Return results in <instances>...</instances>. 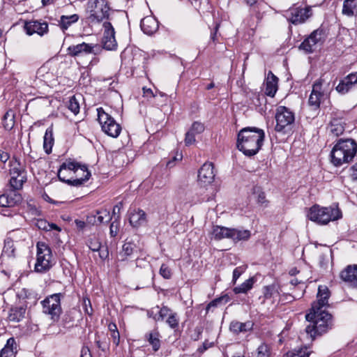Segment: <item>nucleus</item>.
Returning <instances> with one entry per match:
<instances>
[{
    "label": "nucleus",
    "instance_id": "nucleus-1",
    "mask_svg": "<svg viewBox=\"0 0 357 357\" xmlns=\"http://www.w3.org/2000/svg\"><path fill=\"white\" fill-rule=\"evenodd\" d=\"M330 292L326 286H319L317 301L312 304L310 312L305 315L309 324L305 327V333L312 340L317 335L327 332L332 327V315L323 309L328 305Z\"/></svg>",
    "mask_w": 357,
    "mask_h": 357
},
{
    "label": "nucleus",
    "instance_id": "nucleus-2",
    "mask_svg": "<svg viewBox=\"0 0 357 357\" xmlns=\"http://www.w3.org/2000/svg\"><path fill=\"white\" fill-rule=\"evenodd\" d=\"M265 133L255 127L242 128L237 137V148L247 156L256 155L261 149Z\"/></svg>",
    "mask_w": 357,
    "mask_h": 357
},
{
    "label": "nucleus",
    "instance_id": "nucleus-3",
    "mask_svg": "<svg viewBox=\"0 0 357 357\" xmlns=\"http://www.w3.org/2000/svg\"><path fill=\"white\" fill-rule=\"evenodd\" d=\"M57 176L61 181L77 187L89 179L91 173L86 165L67 160L60 166Z\"/></svg>",
    "mask_w": 357,
    "mask_h": 357
},
{
    "label": "nucleus",
    "instance_id": "nucleus-4",
    "mask_svg": "<svg viewBox=\"0 0 357 357\" xmlns=\"http://www.w3.org/2000/svg\"><path fill=\"white\" fill-rule=\"evenodd\" d=\"M357 153V143L352 139H340L331 152V162L341 166L353 160Z\"/></svg>",
    "mask_w": 357,
    "mask_h": 357
},
{
    "label": "nucleus",
    "instance_id": "nucleus-5",
    "mask_svg": "<svg viewBox=\"0 0 357 357\" xmlns=\"http://www.w3.org/2000/svg\"><path fill=\"white\" fill-rule=\"evenodd\" d=\"M308 219L320 225H326L331 221L338 220L342 217L340 210L337 207H320L314 205L310 208Z\"/></svg>",
    "mask_w": 357,
    "mask_h": 357
},
{
    "label": "nucleus",
    "instance_id": "nucleus-6",
    "mask_svg": "<svg viewBox=\"0 0 357 357\" xmlns=\"http://www.w3.org/2000/svg\"><path fill=\"white\" fill-rule=\"evenodd\" d=\"M276 125L275 130L287 135L293 132L295 122L294 113L284 106H279L275 113Z\"/></svg>",
    "mask_w": 357,
    "mask_h": 357
},
{
    "label": "nucleus",
    "instance_id": "nucleus-7",
    "mask_svg": "<svg viewBox=\"0 0 357 357\" xmlns=\"http://www.w3.org/2000/svg\"><path fill=\"white\" fill-rule=\"evenodd\" d=\"M35 271L43 273L48 271L54 264L50 248L43 242H38Z\"/></svg>",
    "mask_w": 357,
    "mask_h": 357
},
{
    "label": "nucleus",
    "instance_id": "nucleus-8",
    "mask_svg": "<svg viewBox=\"0 0 357 357\" xmlns=\"http://www.w3.org/2000/svg\"><path fill=\"white\" fill-rule=\"evenodd\" d=\"M109 10L105 0H90L87 3L88 19L91 23H100L109 18Z\"/></svg>",
    "mask_w": 357,
    "mask_h": 357
},
{
    "label": "nucleus",
    "instance_id": "nucleus-9",
    "mask_svg": "<svg viewBox=\"0 0 357 357\" xmlns=\"http://www.w3.org/2000/svg\"><path fill=\"white\" fill-rule=\"evenodd\" d=\"M61 293L54 294L41 301L43 312L50 316L53 322L58 321L62 312L61 306Z\"/></svg>",
    "mask_w": 357,
    "mask_h": 357
},
{
    "label": "nucleus",
    "instance_id": "nucleus-10",
    "mask_svg": "<svg viewBox=\"0 0 357 357\" xmlns=\"http://www.w3.org/2000/svg\"><path fill=\"white\" fill-rule=\"evenodd\" d=\"M97 112L98 120L101 125L102 131L110 137H117L121 130V126L102 107L98 108Z\"/></svg>",
    "mask_w": 357,
    "mask_h": 357
},
{
    "label": "nucleus",
    "instance_id": "nucleus-11",
    "mask_svg": "<svg viewBox=\"0 0 357 357\" xmlns=\"http://www.w3.org/2000/svg\"><path fill=\"white\" fill-rule=\"evenodd\" d=\"M10 186L12 190H20L26 181V174L23 165L17 160L10 161Z\"/></svg>",
    "mask_w": 357,
    "mask_h": 357
},
{
    "label": "nucleus",
    "instance_id": "nucleus-12",
    "mask_svg": "<svg viewBox=\"0 0 357 357\" xmlns=\"http://www.w3.org/2000/svg\"><path fill=\"white\" fill-rule=\"evenodd\" d=\"M104 33L102 40V47L107 50H115L117 47V43L115 39V31L109 22L103 23Z\"/></svg>",
    "mask_w": 357,
    "mask_h": 357
},
{
    "label": "nucleus",
    "instance_id": "nucleus-13",
    "mask_svg": "<svg viewBox=\"0 0 357 357\" xmlns=\"http://www.w3.org/2000/svg\"><path fill=\"white\" fill-rule=\"evenodd\" d=\"M215 174L211 162L204 163L198 172V183L202 187L211 184L214 180Z\"/></svg>",
    "mask_w": 357,
    "mask_h": 357
},
{
    "label": "nucleus",
    "instance_id": "nucleus-14",
    "mask_svg": "<svg viewBox=\"0 0 357 357\" xmlns=\"http://www.w3.org/2000/svg\"><path fill=\"white\" fill-rule=\"evenodd\" d=\"M323 36V30L317 29L303 40L300 45L299 48L306 53H311L313 52L315 45L322 41Z\"/></svg>",
    "mask_w": 357,
    "mask_h": 357
},
{
    "label": "nucleus",
    "instance_id": "nucleus-15",
    "mask_svg": "<svg viewBox=\"0 0 357 357\" xmlns=\"http://www.w3.org/2000/svg\"><path fill=\"white\" fill-rule=\"evenodd\" d=\"M308 8H292L286 12V17L292 24H297L304 22L310 16Z\"/></svg>",
    "mask_w": 357,
    "mask_h": 357
},
{
    "label": "nucleus",
    "instance_id": "nucleus-16",
    "mask_svg": "<svg viewBox=\"0 0 357 357\" xmlns=\"http://www.w3.org/2000/svg\"><path fill=\"white\" fill-rule=\"evenodd\" d=\"M324 80L323 79H317L312 86V90L310 96L308 103L309 105L317 109L319 108L321 98L324 96V91L322 86Z\"/></svg>",
    "mask_w": 357,
    "mask_h": 357
},
{
    "label": "nucleus",
    "instance_id": "nucleus-17",
    "mask_svg": "<svg viewBox=\"0 0 357 357\" xmlns=\"http://www.w3.org/2000/svg\"><path fill=\"white\" fill-rule=\"evenodd\" d=\"M95 47L96 45L93 44L82 43L69 46L67 52L72 57H79L93 53Z\"/></svg>",
    "mask_w": 357,
    "mask_h": 357
},
{
    "label": "nucleus",
    "instance_id": "nucleus-18",
    "mask_svg": "<svg viewBox=\"0 0 357 357\" xmlns=\"http://www.w3.org/2000/svg\"><path fill=\"white\" fill-rule=\"evenodd\" d=\"M24 29L28 35L31 36L37 33L43 36L48 31V24L45 22L33 20L25 23Z\"/></svg>",
    "mask_w": 357,
    "mask_h": 357
},
{
    "label": "nucleus",
    "instance_id": "nucleus-19",
    "mask_svg": "<svg viewBox=\"0 0 357 357\" xmlns=\"http://www.w3.org/2000/svg\"><path fill=\"white\" fill-rule=\"evenodd\" d=\"M15 257L16 248L14 241L10 238H7L4 241V246L0 257L1 263H8L10 259H14Z\"/></svg>",
    "mask_w": 357,
    "mask_h": 357
},
{
    "label": "nucleus",
    "instance_id": "nucleus-20",
    "mask_svg": "<svg viewBox=\"0 0 357 357\" xmlns=\"http://www.w3.org/2000/svg\"><path fill=\"white\" fill-rule=\"evenodd\" d=\"M140 26L144 33L148 35L154 33L158 29V22L153 16H146L141 20Z\"/></svg>",
    "mask_w": 357,
    "mask_h": 357
},
{
    "label": "nucleus",
    "instance_id": "nucleus-21",
    "mask_svg": "<svg viewBox=\"0 0 357 357\" xmlns=\"http://www.w3.org/2000/svg\"><path fill=\"white\" fill-rule=\"evenodd\" d=\"M129 222L133 227H139L146 222V213L141 209H132L129 213Z\"/></svg>",
    "mask_w": 357,
    "mask_h": 357
},
{
    "label": "nucleus",
    "instance_id": "nucleus-22",
    "mask_svg": "<svg viewBox=\"0 0 357 357\" xmlns=\"http://www.w3.org/2000/svg\"><path fill=\"white\" fill-rule=\"evenodd\" d=\"M340 278L344 281L357 286V265L348 266L341 272Z\"/></svg>",
    "mask_w": 357,
    "mask_h": 357
},
{
    "label": "nucleus",
    "instance_id": "nucleus-23",
    "mask_svg": "<svg viewBox=\"0 0 357 357\" xmlns=\"http://www.w3.org/2000/svg\"><path fill=\"white\" fill-rule=\"evenodd\" d=\"M278 78L274 75L272 72H269L265 82L266 89L265 93L270 96L274 97L278 91Z\"/></svg>",
    "mask_w": 357,
    "mask_h": 357
},
{
    "label": "nucleus",
    "instance_id": "nucleus-24",
    "mask_svg": "<svg viewBox=\"0 0 357 357\" xmlns=\"http://www.w3.org/2000/svg\"><path fill=\"white\" fill-rule=\"evenodd\" d=\"M17 345L13 337H10L0 351V357H15Z\"/></svg>",
    "mask_w": 357,
    "mask_h": 357
},
{
    "label": "nucleus",
    "instance_id": "nucleus-25",
    "mask_svg": "<svg viewBox=\"0 0 357 357\" xmlns=\"http://www.w3.org/2000/svg\"><path fill=\"white\" fill-rule=\"evenodd\" d=\"M252 328L253 323L252 321L242 323L238 321H233L229 325V330L234 334L250 331Z\"/></svg>",
    "mask_w": 357,
    "mask_h": 357
},
{
    "label": "nucleus",
    "instance_id": "nucleus-26",
    "mask_svg": "<svg viewBox=\"0 0 357 357\" xmlns=\"http://www.w3.org/2000/svg\"><path fill=\"white\" fill-rule=\"evenodd\" d=\"M26 307L25 305L15 306L10 308L8 314V319L10 321L19 322L24 317L26 313Z\"/></svg>",
    "mask_w": 357,
    "mask_h": 357
},
{
    "label": "nucleus",
    "instance_id": "nucleus-27",
    "mask_svg": "<svg viewBox=\"0 0 357 357\" xmlns=\"http://www.w3.org/2000/svg\"><path fill=\"white\" fill-rule=\"evenodd\" d=\"M145 340L151 345L154 351H158L160 348V334L157 330L146 333Z\"/></svg>",
    "mask_w": 357,
    "mask_h": 357
},
{
    "label": "nucleus",
    "instance_id": "nucleus-28",
    "mask_svg": "<svg viewBox=\"0 0 357 357\" xmlns=\"http://www.w3.org/2000/svg\"><path fill=\"white\" fill-rule=\"evenodd\" d=\"M136 250L137 245L133 242L126 241L119 254V260L126 261L128 257L132 255Z\"/></svg>",
    "mask_w": 357,
    "mask_h": 357
},
{
    "label": "nucleus",
    "instance_id": "nucleus-29",
    "mask_svg": "<svg viewBox=\"0 0 357 357\" xmlns=\"http://www.w3.org/2000/svg\"><path fill=\"white\" fill-rule=\"evenodd\" d=\"M79 15L73 14L71 15H61L59 21V26L61 29L64 32L66 31L72 24L76 23L79 20Z\"/></svg>",
    "mask_w": 357,
    "mask_h": 357
},
{
    "label": "nucleus",
    "instance_id": "nucleus-30",
    "mask_svg": "<svg viewBox=\"0 0 357 357\" xmlns=\"http://www.w3.org/2000/svg\"><path fill=\"white\" fill-rule=\"evenodd\" d=\"M231 228L220 226H213L212 236L215 240H221L225 238H230Z\"/></svg>",
    "mask_w": 357,
    "mask_h": 357
},
{
    "label": "nucleus",
    "instance_id": "nucleus-31",
    "mask_svg": "<svg viewBox=\"0 0 357 357\" xmlns=\"http://www.w3.org/2000/svg\"><path fill=\"white\" fill-rule=\"evenodd\" d=\"M251 233L248 229H231L230 238L234 241H247L250 238Z\"/></svg>",
    "mask_w": 357,
    "mask_h": 357
},
{
    "label": "nucleus",
    "instance_id": "nucleus-32",
    "mask_svg": "<svg viewBox=\"0 0 357 357\" xmlns=\"http://www.w3.org/2000/svg\"><path fill=\"white\" fill-rule=\"evenodd\" d=\"M159 306H155L147 311V316L149 318H152L155 321H163L167 317V306H162L160 307L159 312V317L155 315Z\"/></svg>",
    "mask_w": 357,
    "mask_h": 357
},
{
    "label": "nucleus",
    "instance_id": "nucleus-33",
    "mask_svg": "<svg viewBox=\"0 0 357 357\" xmlns=\"http://www.w3.org/2000/svg\"><path fill=\"white\" fill-rule=\"evenodd\" d=\"M344 123L338 119H333L328 127L329 131L334 136L338 137L344 131Z\"/></svg>",
    "mask_w": 357,
    "mask_h": 357
},
{
    "label": "nucleus",
    "instance_id": "nucleus-34",
    "mask_svg": "<svg viewBox=\"0 0 357 357\" xmlns=\"http://www.w3.org/2000/svg\"><path fill=\"white\" fill-rule=\"evenodd\" d=\"M354 85V83L352 80L349 79V76L347 75L340 82L335 89L339 93L345 94L349 91Z\"/></svg>",
    "mask_w": 357,
    "mask_h": 357
},
{
    "label": "nucleus",
    "instance_id": "nucleus-35",
    "mask_svg": "<svg viewBox=\"0 0 357 357\" xmlns=\"http://www.w3.org/2000/svg\"><path fill=\"white\" fill-rule=\"evenodd\" d=\"M54 144L52 130L50 128L46 130L43 137V148L45 152L49 154L52 151Z\"/></svg>",
    "mask_w": 357,
    "mask_h": 357
},
{
    "label": "nucleus",
    "instance_id": "nucleus-36",
    "mask_svg": "<svg viewBox=\"0 0 357 357\" xmlns=\"http://www.w3.org/2000/svg\"><path fill=\"white\" fill-rule=\"evenodd\" d=\"M356 0H344L342 7V14L348 17H352L357 9Z\"/></svg>",
    "mask_w": 357,
    "mask_h": 357
},
{
    "label": "nucleus",
    "instance_id": "nucleus-37",
    "mask_svg": "<svg viewBox=\"0 0 357 357\" xmlns=\"http://www.w3.org/2000/svg\"><path fill=\"white\" fill-rule=\"evenodd\" d=\"M2 123L4 128L10 130L15 126V112L10 109L3 116Z\"/></svg>",
    "mask_w": 357,
    "mask_h": 357
},
{
    "label": "nucleus",
    "instance_id": "nucleus-38",
    "mask_svg": "<svg viewBox=\"0 0 357 357\" xmlns=\"http://www.w3.org/2000/svg\"><path fill=\"white\" fill-rule=\"evenodd\" d=\"M166 314V323L168 324V326L172 329L177 328L179 323V318L177 313L173 312L170 308L167 307V312Z\"/></svg>",
    "mask_w": 357,
    "mask_h": 357
},
{
    "label": "nucleus",
    "instance_id": "nucleus-39",
    "mask_svg": "<svg viewBox=\"0 0 357 357\" xmlns=\"http://www.w3.org/2000/svg\"><path fill=\"white\" fill-rule=\"evenodd\" d=\"M255 281V280L254 278H250L246 281H245L243 283H242L241 285L234 287L233 291L236 294H246L249 290H250L252 288Z\"/></svg>",
    "mask_w": 357,
    "mask_h": 357
},
{
    "label": "nucleus",
    "instance_id": "nucleus-40",
    "mask_svg": "<svg viewBox=\"0 0 357 357\" xmlns=\"http://www.w3.org/2000/svg\"><path fill=\"white\" fill-rule=\"evenodd\" d=\"M6 195L8 197V200L10 207L20 204L22 201V195L16 192V190H12L11 192Z\"/></svg>",
    "mask_w": 357,
    "mask_h": 357
},
{
    "label": "nucleus",
    "instance_id": "nucleus-41",
    "mask_svg": "<svg viewBox=\"0 0 357 357\" xmlns=\"http://www.w3.org/2000/svg\"><path fill=\"white\" fill-rule=\"evenodd\" d=\"M96 215L97 217V221L99 224L108 222L112 219L109 211L107 209H101L100 211H97Z\"/></svg>",
    "mask_w": 357,
    "mask_h": 357
},
{
    "label": "nucleus",
    "instance_id": "nucleus-42",
    "mask_svg": "<svg viewBox=\"0 0 357 357\" xmlns=\"http://www.w3.org/2000/svg\"><path fill=\"white\" fill-rule=\"evenodd\" d=\"M108 328L111 332V335L113 340V342L116 346L119 344L120 335L117 329V326L114 323H110L108 326Z\"/></svg>",
    "mask_w": 357,
    "mask_h": 357
},
{
    "label": "nucleus",
    "instance_id": "nucleus-43",
    "mask_svg": "<svg viewBox=\"0 0 357 357\" xmlns=\"http://www.w3.org/2000/svg\"><path fill=\"white\" fill-rule=\"evenodd\" d=\"M87 245L91 250L97 252L102 248L99 238L95 236H91L88 240Z\"/></svg>",
    "mask_w": 357,
    "mask_h": 357
},
{
    "label": "nucleus",
    "instance_id": "nucleus-44",
    "mask_svg": "<svg viewBox=\"0 0 357 357\" xmlns=\"http://www.w3.org/2000/svg\"><path fill=\"white\" fill-rule=\"evenodd\" d=\"M68 108L74 114H77L79 112V104L75 96L70 98L68 102Z\"/></svg>",
    "mask_w": 357,
    "mask_h": 357
},
{
    "label": "nucleus",
    "instance_id": "nucleus-45",
    "mask_svg": "<svg viewBox=\"0 0 357 357\" xmlns=\"http://www.w3.org/2000/svg\"><path fill=\"white\" fill-rule=\"evenodd\" d=\"M270 354V347L268 344L263 343L257 348V357H269Z\"/></svg>",
    "mask_w": 357,
    "mask_h": 357
},
{
    "label": "nucleus",
    "instance_id": "nucleus-46",
    "mask_svg": "<svg viewBox=\"0 0 357 357\" xmlns=\"http://www.w3.org/2000/svg\"><path fill=\"white\" fill-rule=\"evenodd\" d=\"M247 266H241L236 267L233 271L232 282L235 284L240 276L245 271Z\"/></svg>",
    "mask_w": 357,
    "mask_h": 357
},
{
    "label": "nucleus",
    "instance_id": "nucleus-47",
    "mask_svg": "<svg viewBox=\"0 0 357 357\" xmlns=\"http://www.w3.org/2000/svg\"><path fill=\"white\" fill-rule=\"evenodd\" d=\"M190 132L194 133L195 135L202 133L204 130V126L203 123L195 121L192 123L190 129L189 130Z\"/></svg>",
    "mask_w": 357,
    "mask_h": 357
},
{
    "label": "nucleus",
    "instance_id": "nucleus-48",
    "mask_svg": "<svg viewBox=\"0 0 357 357\" xmlns=\"http://www.w3.org/2000/svg\"><path fill=\"white\" fill-rule=\"evenodd\" d=\"M255 194L257 195V201L259 204L265 206L267 205V200L266 199L265 193L262 192L259 188H255Z\"/></svg>",
    "mask_w": 357,
    "mask_h": 357
},
{
    "label": "nucleus",
    "instance_id": "nucleus-49",
    "mask_svg": "<svg viewBox=\"0 0 357 357\" xmlns=\"http://www.w3.org/2000/svg\"><path fill=\"white\" fill-rule=\"evenodd\" d=\"M285 357H309V352L306 350L292 351L287 353Z\"/></svg>",
    "mask_w": 357,
    "mask_h": 357
},
{
    "label": "nucleus",
    "instance_id": "nucleus-50",
    "mask_svg": "<svg viewBox=\"0 0 357 357\" xmlns=\"http://www.w3.org/2000/svg\"><path fill=\"white\" fill-rule=\"evenodd\" d=\"M119 215H117V218L114 220L109 227V234L112 237H115L119 231V221L117 219H119Z\"/></svg>",
    "mask_w": 357,
    "mask_h": 357
},
{
    "label": "nucleus",
    "instance_id": "nucleus-51",
    "mask_svg": "<svg viewBox=\"0 0 357 357\" xmlns=\"http://www.w3.org/2000/svg\"><path fill=\"white\" fill-rule=\"evenodd\" d=\"M277 294L278 292L275 290V287L273 286H266L264 287V296L265 298H271L274 296V294Z\"/></svg>",
    "mask_w": 357,
    "mask_h": 357
},
{
    "label": "nucleus",
    "instance_id": "nucleus-52",
    "mask_svg": "<svg viewBox=\"0 0 357 357\" xmlns=\"http://www.w3.org/2000/svg\"><path fill=\"white\" fill-rule=\"evenodd\" d=\"M160 274L165 279H169L172 275L170 269L164 264L160 266Z\"/></svg>",
    "mask_w": 357,
    "mask_h": 357
},
{
    "label": "nucleus",
    "instance_id": "nucleus-53",
    "mask_svg": "<svg viewBox=\"0 0 357 357\" xmlns=\"http://www.w3.org/2000/svg\"><path fill=\"white\" fill-rule=\"evenodd\" d=\"M195 142V135L188 130L185 134V144L186 146H190Z\"/></svg>",
    "mask_w": 357,
    "mask_h": 357
},
{
    "label": "nucleus",
    "instance_id": "nucleus-54",
    "mask_svg": "<svg viewBox=\"0 0 357 357\" xmlns=\"http://www.w3.org/2000/svg\"><path fill=\"white\" fill-rule=\"evenodd\" d=\"M36 225L38 229L48 231V226H50V223L46 220L42 219L38 220Z\"/></svg>",
    "mask_w": 357,
    "mask_h": 357
},
{
    "label": "nucleus",
    "instance_id": "nucleus-55",
    "mask_svg": "<svg viewBox=\"0 0 357 357\" xmlns=\"http://www.w3.org/2000/svg\"><path fill=\"white\" fill-rule=\"evenodd\" d=\"M86 222L89 225H98L96 214L91 213L86 217Z\"/></svg>",
    "mask_w": 357,
    "mask_h": 357
},
{
    "label": "nucleus",
    "instance_id": "nucleus-56",
    "mask_svg": "<svg viewBox=\"0 0 357 357\" xmlns=\"http://www.w3.org/2000/svg\"><path fill=\"white\" fill-rule=\"evenodd\" d=\"M0 206L3 207H10L8 200V197L6 194L0 195Z\"/></svg>",
    "mask_w": 357,
    "mask_h": 357
},
{
    "label": "nucleus",
    "instance_id": "nucleus-57",
    "mask_svg": "<svg viewBox=\"0 0 357 357\" xmlns=\"http://www.w3.org/2000/svg\"><path fill=\"white\" fill-rule=\"evenodd\" d=\"M98 252H99V257L102 259H105L109 256V252H108L107 248H101L100 249V250H98Z\"/></svg>",
    "mask_w": 357,
    "mask_h": 357
},
{
    "label": "nucleus",
    "instance_id": "nucleus-58",
    "mask_svg": "<svg viewBox=\"0 0 357 357\" xmlns=\"http://www.w3.org/2000/svg\"><path fill=\"white\" fill-rule=\"evenodd\" d=\"M10 158V155L3 151L0 150V161L5 163Z\"/></svg>",
    "mask_w": 357,
    "mask_h": 357
},
{
    "label": "nucleus",
    "instance_id": "nucleus-59",
    "mask_svg": "<svg viewBox=\"0 0 357 357\" xmlns=\"http://www.w3.org/2000/svg\"><path fill=\"white\" fill-rule=\"evenodd\" d=\"M75 223L76 225V227L79 229H81V230H82L86 227V225H87L86 221L84 222V221L79 220H75Z\"/></svg>",
    "mask_w": 357,
    "mask_h": 357
},
{
    "label": "nucleus",
    "instance_id": "nucleus-60",
    "mask_svg": "<svg viewBox=\"0 0 357 357\" xmlns=\"http://www.w3.org/2000/svg\"><path fill=\"white\" fill-rule=\"evenodd\" d=\"M123 207V203L119 202L116 205H115L113 208V215H115L116 214H119L120 213V211L121 208Z\"/></svg>",
    "mask_w": 357,
    "mask_h": 357
},
{
    "label": "nucleus",
    "instance_id": "nucleus-61",
    "mask_svg": "<svg viewBox=\"0 0 357 357\" xmlns=\"http://www.w3.org/2000/svg\"><path fill=\"white\" fill-rule=\"evenodd\" d=\"M136 264H137V266H144V268L146 266L150 267L149 264L142 259H137L136 260Z\"/></svg>",
    "mask_w": 357,
    "mask_h": 357
},
{
    "label": "nucleus",
    "instance_id": "nucleus-62",
    "mask_svg": "<svg viewBox=\"0 0 357 357\" xmlns=\"http://www.w3.org/2000/svg\"><path fill=\"white\" fill-rule=\"evenodd\" d=\"M81 357H91L89 347L82 348Z\"/></svg>",
    "mask_w": 357,
    "mask_h": 357
},
{
    "label": "nucleus",
    "instance_id": "nucleus-63",
    "mask_svg": "<svg viewBox=\"0 0 357 357\" xmlns=\"http://www.w3.org/2000/svg\"><path fill=\"white\" fill-rule=\"evenodd\" d=\"M143 92L145 96L155 97V95L153 94V91L151 89H146L144 87Z\"/></svg>",
    "mask_w": 357,
    "mask_h": 357
},
{
    "label": "nucleus",
    "instance_id": "nucleus-64",
    "mask_svg": "<svg viewBox=\"0 0 357 357\" xmlns=\"http://www.w3.org/2000/svg\"><path fill=\"white\" fill-rule=\"evenodd\" d=\"M348 76H349V79L352 80L353 82L354 83V84L357 83V72L351 73V74L348 75Z\"/></svg>",
    "mask_w": 357,
    "mask_h": 357
}]
</instances>
